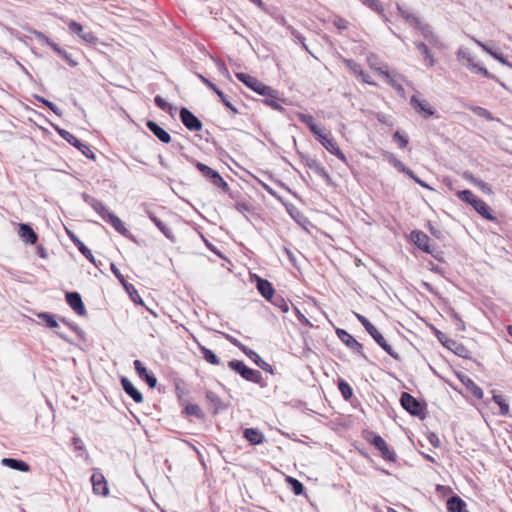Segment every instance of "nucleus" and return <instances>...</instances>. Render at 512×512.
<instances>
[{
    "mask_svg": "<svg viewBox=\"0 0 512 512\" xmlns=\"http://www.w3.org/2000/svg\"><path fill=\"white\" fill-rule=\"evenodd\" d=\"M358 321L364 326L367 333L375 340V342L392 358L397 361H401V356L397 353L391 345L388 344L383 335L377 330V328L363 315L356 314Z\"/></svg>",
    "mask_w": 512,
    "mask_h": 512,
    "instance_id": "obj_1",
    "label": "nucleus"
},
{
    "mask_svg": "<svg viewBox=\"0 0 512 512\" xmlns=\"http://www.w3.org/2000/svg\"><path fill=\"white\" fill-rule=\"evenodd\" d=\"M401 406L412 416L425 419L427 404L419 401L408 392H403L400 396Z\"/></svg>",
    "mask_w": 512,
    "mask_h": 512,
    "instance_id": "obj_2",
    "label": "nucleus"
},
{
    "mask_svg": "<svg viewBox=\"0 0 512 512\" xmlns=\"http://www.w3.org/2000/svg\"><path fill=\"white\" fill-rule=\"evenodd\" d=\"M228 367L239 374L243 379L260 384L262 381V375L258 370H254L245 365L241 360L233 359L228 362Z\"/></svg>",
    "mask_w": 512,
    "mask_h": 512,
    "instance_id": "obj_3",
    "label": "nucleus"
},
{
    "mask_svg": "<svg viewBox=\"0 0 512 512\" xmlns=\"http://www.w3.org/2000/svg\"><path fill=\"white\" fill-rule=\"evenodd\" d=\"M54 129L57 131V133L65 140L67 141L70 145L74 146L75 148H77L85 157H87L88 159H92V160H95L96 158V155L95 153L91 150L90 146L86 143H83L81 142L76 136H74L72 133H70L69 131L63 129V128H60L59 126H55L53 125Z\"/></svg>",
    "mask_w": 512,
    "mask_h": 512,
    "instance_id": "obj_4",
    "label": "nucleus"
},
{
    "mask_svg": "<svg viewBox=\"0 0 512 512\" xmlns=\"http://www.w3.org/2000/svg\"><path fill=\"white\" fill-rule=\"evenodd\" d=\"M314 136L329 153L336 156L343 163H347V157L339 148L337 142L330 132L324 133L321 129L318 134H315Z\"/></svg>",
    "mask_w": 512,
    "mask_h": 512,
    "instance_id": "obj_5",
    "label": "nucleus"
},
{
    "mask_svg": "<svg viewBox=\"0 0 512 512\" xmlns=\"http://www.w3.org/2000/svg\"><path fill=\"white\" fill-rule=\"evenodd\" d=\"M457 56L463 61L464 65L473 73L480 74L488 79L497 80V77L491 74L485 67L475 62L468 51L459 50Z\"/></svg>",
    "mask_w": 512,
    "mask_h": 512,
    "instance_id": "obj_6",
    "label": "nucleus"
},
{
    "mask_svg": "<svg viewBox=\"0 0 512 512\" xmlns=\"http://www.w3.org/2000/svg\"><path fill=\"white\" fill-rule=\"evenodd\" d=\"M235 76L240 82L245 84L248 88L258 93L259 95L269 94L270 92H273L272 87L264 84L263 82L259 81L258 79L249 74L238 72L235 74Z\"/></svg>",
    "mask_w": 512,
    "mask_h": 512,
    "instance_id": "obj_7",
    "label": "nucleus"
},
{
    "mask_svg": "<svg viewBox=\"0 0 512 512\" xmlns=\"http://www.w3.org/2000/svg\"><path fill=\"white\" fill-rule=\"evenodd\" d=\"M33 34L38 42L50 46L61 58H63L70 66L75 67L78 63L74 61L66 50L62 49L57 43L53 42L43 32L34 30Z\"/></svg>",
    "mask_w": 512,
    "mask_h": 512,
    "instance_id": "obj_8",
    "label": "nucleus"
},
{
    "mask_svg": "<svg viewBox=\"0 0 512 512\" xmlns=\"http://www.w3.org/2000/svg\"><path fill=\"white\" fill-rule=\"evenodd\" d=\"M370 435L372 438H367V440L381 453V457L386 461L395 462L397 455L394 450L389 448L386 441L380 435L374 433H370Z\"/></svg>",
    "mask_w": 512,
    "mask_h": 512,
    "instance_id": "obj_9",
    "label": "nucleus"
},
{
    "mask_svg": "<svg viewBox=\"0 0 512 512\" xmlns=\"http://www.w3.org/2000/svg\"><path fill=\"white\" fill-rule=\"evenodd\" d=\"M336 334L338 338L353 352L358 354L360 357H362L365 360H368L366 354L363 352V345L358 342L350 333H348L344 329H336Z\"/></svg>",
    "mask_w": 512,
    "mask_h": 512,
    "instance_id": "obj_10",
    "label": "nucleus"
},
{
    "mask_svg": "<svg viewBox=\"0 0 512 512\" xmlns=\"http://www.w3.org/2000/svg\"><path fill=\"white\" fill-rule=\"evenodd\" d=\"M179 118L190 131H200L203 128L202 122L186 107L180 109Z\"/></svg>",
    "mask_w": 512,
    "mask_h": 512,
    "instance_id": "obj_11",
    "label": "nucleus"
},
{
    "mask_svg": "<svg viewBox=\"0 0 512 512\" xmlns=\"http://www.w3.org/2000/svg\"><path fill=\"white\" fill-rule=\"evenodd\" d=\"M410 104L413 109L417 113L422 114L425 119L433 116L436 113V110L426 100H420L417 94H414L411 97Z\"/></svg>",
    "mask_w": 512,
    "mask_h": 512,
    "instance_id": "obj_12",
    "label": "nucleus"
},
{
    "mask_svg": "<svg viewBox=\"0 0 512 512\" xmlns=\"http://www.w3.org/2000/svg\"><path fill=\"white\" fill-rule=\"evenodd\" d=\"M412 242L423 252L432 253V244L429 236L420 230H413L410 234Z\"/></svg>",
    "mask_w": 512,
    "mask_h": 512,
    "instance_id": "obj_13",
    "label": "nucleus"
},
{
    "mask_svg": "<svg viewBox=\"0 0 512 512\" xmlns=\"http://www.w3.org/2000/svg\"><path fill=\"white\" fill-rule=\"evenodd\" d=\"M65 298L67 304L77 315L85 316L87 314L81 295L78 292H67Z\"/></svg>",
    "mask_w": 512,
    "mask_h": 512,
    "instance_id": "obj_14",
    "label": "nucleus"
},
{
    "mask_svg": "<svg viewBox=\"0 0 512 512\" xmlns=\"http://www.w3.org/2000/svg\"><path fill=\"white\" fill-rule=\"evenodd\" d=\"M82 199L83 201L88 204L89 206H91V208L97 213L99 214V216L105 221L106 218H107V215H110V211L109 209L106 207V205L94 198L93 196L87 194V193H82Z\"/></svg>",
    "mask_w": 512,
    "mask_h": 512,
    "instance_id": "obj_15",
    "label": "nucleus"
},
{
    "mask_svg": "<svg viewBox=\"0 0 512 512\" xmlns=\"http://www.w3.org/2000/svg\"><path fill=\"white\" fill-rule=\"evenodd\" d=\"M443 345L461 358H471V352L462 343H459L453 339L446 338L445 342H443Z\"/></svg>",
    "mask_w": 512,
    "mask_h": 512,
    "instance_id": "obj_16",
    "label": "nucleus"
},
{
    "mask_svg": "<svg viewBox=\"0 0 512 512\" xmlns=\"http://www.w3.org/2000/svg\"><path fill=\"white\" fill-rule=\"evenodd\" d=\"M458 379L460 382L465 386L467 391L473 395L478 400H481L483 398V391L482 389L467 375L459 373L457 374Z\"/></svg>",
    "mask_w": 512,
    "mask_h": 512,
    "instance_id": "obj_17",
    "label": "nucleus"
},
{
    "mask_svg": "<svg viewBox=\"0 0 512 512\" xmlns=\"http://www.w3.org/2000/svg\"><path fill=\"white\" fill-rule=\"evenodd\" d=\"M266 98L263 100V103L272 108L273 110L284 112V107L279 103L280 101L286 103V99L280 97V93L278 90L273 88V92L269 94H262Z\"/></svg>",
    "mask_w": 512,
    "mask_h": 512,
    "instance_id": "obj_18",
    "label": "nucleus"
},
{
    "mask_svg": "<svg viewBox=\"0 0 512 512\" xmlns=\"http://www.w3.org/2000/svg\"><path fill=\"white\" fill-rule=\"evenodd\" d=\"M146 127L162 143L168 144L172 141L170 134L155 121L148 120Z\"/></svg>",
    "mask_w": 512,
    "mask_h": 512,
    "instance_id": "obj_19",
    "label": "nucleus"
},
{
    "mask_svg": "<svg viewBox=\"0 0 512 512\" xmlns=\"http://www.w3.org/2000/svg\"><path fill=\"white\" fill-rule=\"evenodd\" d=\"M145 213L167 239L172 242H176V237L173 234L171 228H169L163 221H161L154 212H152L150 209H145Z\"/></svg>",
    "mask_w": 512,
    "mask_h": 512,
    "instance_id": "obj_20",
    "label": "nucleus"
},
{
    "mask_svg": "<svg viewBox=\"0 0 512 512\" xmlns=\"http://www.w3.org/2000/svg\"><path fill=\"white\" fill-rule=\"evenodd\" d=\"M134 368L138 374V376L144 380L150 388H155L157 385V378L149 373L146 367H144L143 363L140 360L134 361Z\"/></svg>",
    "mask_w": 512,
    "mask_h": 512,
    "instance_id": "obj_21",
    "label": "nucleus"
},
{
    "mask_svg": "<svg viewBox=\"0 0 512 512\" xmlns=\"http://www.w3.org/2000/svg\"><path fill=\"white\" fill-rule=\"evenodd\" d=\"M377 72L382 75L387 83L392 86L398 93L403 94L404 88L400 83V75L397 73L389 72L388 70H385L383 68L377 69Z\"/></svg>",
    "mask_w": 512,
    "mask_h": 512,
    "instance_id": "obj_22",
    "label": "nucleus"
},
{
    "mask_svg": "<svg viewBox=\"0 0 512 512\" xmlns=\"http://www.w3.org/2000/svg\"><path fill=\"white\" fill-rule=\"evenodd\" d=\"M18 234L20 238L27 244L34 245L38 240V235L33 230L30 224H19Z\"/></svg>",
    "mask_w": 512,
    "mask_h": 512,
    "instance_id": "obj_23",
    "label": "nucleus"
},
{
    "mask_svg": "<svg viewBox=\"0 0 512 512\" xmlns=\"http://www.w3.org/2000/svg\"><path fill=\"white\" fill-rule=\"evenodd\" d=\"M307 167L310 168L314 173H316L318 176H320L327 185H333V180L328 173V171L325 169V167L322 165L321 162H319L317 159L314 160H307Z\"/></svg>",
    "mask_w": 512,
    "mask_h": 512,
    "instance_id": "obj_24",
    "label": "nucleus"
},
{
    "mask_svg": "<svg viewBox=\"0 0 512 512\" xmlns=\"http://www.w3.org/2000/svg\"><path fill=\"white\" fill-rule=\"evenodd\" d=\"M243 353L249 357L258 367H260L262 370L270 373V374H274V369L272 367V365H270L269 363H267L266 361H264L260 356L259 354L248 348V347H243Z\"/></svg>",
    "mask_w": 512,
    "mask_h": 512,
    "instance_id": "obj_25",
    "label": "nucleus"
},
{
    "mask_svg": "<svg viewBox=\"0 0 512 512\" xmlns=\"http://www.w3.org/2000/svg\"><path fill=\"white\" fill-rule=\"evenodd\" d=\"M253 277L255 278L256 288L260 295L266 300L270 299V297L275 293L272 284L267 279L261 278L256 274L253 275Z\"/></svg>",
    "mask_w": 512,
    "mask_h": 512,
    "instance_id": "obj_26",
    "label": "nucleus"
},
{
    "mask_svg": "<svg viewBox=\"0 0 512 512\" xmlns=\"http://www.w3.org/2000/svg\"><path fill=\"white\" fill-rule=\"evenodd\" d=\"M123 390L129 395L136 403L143 402L142 393L133 385V383L125 376L120 379Z\"/></svg>",
    "mask_w": 512,
    "mask_h": 512,
    "instance_id": "obj_27",
    "label": "nucleus"
},
{
    "mask_svg": "<svg viewBox=\"0 0 512 512\" xmlns=\"http://www.w3.org/2000/svg\"><path fill=\"white\" fill-rule=\"evenodd\" d=\"M67 234L73 244L77 247L79 252L92 264H95V257L93 256L91 250L73 233L67 231Z\"/></svg>",
    "mask_w": 512,
    "mask_h": 512,
    "instance_id": "obj_28",
    "label": "nucleus"
},
{
    "mask_svg": "<svg viewBox=\"0 0 512 512\" xmlns=\"http://www.w3.org/2000/svg\"><path fill=\"white\" fill-rule=\"evenodd\" d=\"M105 222L111 224L113 228L122 236L127 238L131 237L129 230L125 227L123 221L114 213L111 212L110 215H107Z\"/></svg>",
    "mask_w": 512,
    "mask_h": 512,
    "instance_id": "obj_29",
    "label": "nucleus"
},
{
    "mask_svg": "<svg viewBox=\"0 0 512 512\" xmlns=\"http://www.w3.org/2000/svg\"><path fill=\"white\" fill-rule=\"evenodd\" d=\"M466 502L458 495H453L447 500V510L449 512H469Z\"/></svg>",
    "mask_w": 512,
    "mask_h": 512,
    "instance_id": "obj_30",
    "label": "nucleus"
},
{
    "mask_svg": "<svg viewBox=\"0 0 512 512\" xmlns=\"http://www.w3.org/2000/svg\"><path fill=\"white\" fill-rule=\"evenodd\" d=\"M423 37L427 40L429 44L433 47L441 49L443 47L442 41L439 39L437 35L434 34L432 29L428 25H421L419 27Z\"/></svg>",
    "mask_w": 512,
    "mask_h": 512,
    "instance_id": "obj_31",
    "label": "nucleus"
},
{
    "mask_svg": "<svg viewBox=\"0 0 512 512\" xmlns=\"http://www.w3.org/2000/svg\"><path fill=\"white\" fill-rule=\"evenodd\" d=\"M243 437L253 445H259L265 441L264 434L257 428H246Z\"/></svg>",
    "mask_w": 512,
    "mask_h": 512,
    "instance_id": "obj_32",
    "label": "nucleus"
},
{
    "mask_svg": "<svg viewBox=\"0 0 512 512\" xmlns=\"http://www.w3.org/2000/svg\"><path fill=\"white\" fill-rule=\"evenodd\" d=\"M2 465L9 467L11 469L21 471V472H28L30 471V465L20 459L15 458H3L1 461Z\"/></svg>",
    "mask_w": 512,
    "mask_h": 512,
    "instance_id": "obj_33",
    "label": "nucleus"
},
{
    "mask_svg": "<svg viewBox=\"0 0 512 512\" xmlns=\"http://www.w3.org/2000/svg\"><path fill=\"white\" fill-rule=\"evenodd\" d=\"M205 397L210 406L212 407L213 414H217L226 408L221 398L215 392L207 391Z\"/></svg>",
    "mask_w": 512,
    "mask_h": 512,
    "instance_id": "obj_34",
    "label": "nucleus"
},
{
    "mask_svg": "<svg viewBox=\"0 0 512 512\" xmlns=\"http://www.w3.org/2000/svg\"><path fill=\"white\" fill-rule=\"evenodd\" d=\"M472 207L475 211L487 220H495V217L491 213V208L481 199H477L475 203H472Z\"/></svg>",
    "mask_w": 512,
    "mask_h": 512,
    "instance_id": "obj_35",
    "label": "nucleus"
},
{
    "mask_svg": "<svg viewBox=\"0 0 512 512\" xmlns=\"http://www.w3.org/2000/svg\"><path fill=\"white\" fill-rule=\"evenodd\" d=\"M416 49L419 51L420 55L423 57L424 62L429 66L433 67L435 65V59L431 54L428 46L420 41H416L415 43Z\"/></svg>",
    "mask_w": 512,
    "mask_h": 512,
    "instance_id": "obj_36",
    "label": "nucleus"
},
{
    "mask_svg": "<svg viewBox=\"0 0 512 512\" xmlns=\"http://www.w3.org/2000/svg\"><path fill=\"white\" fill-rule=\"evenodd\" d=\"M182 156L185 157L186 160H188L190 163L194 164L195 167L202 173V175L210 179L212 175L216 172V170L212 169L211 167L207 166L206 164H203L201 162L196 161L192 157L182 153Z\"/></svg>",
    "mask_w": 512,
    "mask_h": 512,
    "instance_id": "obj_37",
    "label": "nucleus"
},
{
    "mask_svg": "<svg viewBox=\"0 0 512 512\" xmlns=\"http://www.w3.org/2000/svg\"><path fill=\"white\" fill-rule=\"evenodd\" d=\"M91 481L93 484L94 491L106 495L108 493V488L106 486V481L102 474H93L91 477Z\"/></svg>",
    "mask_w": 512,
    "mask_h": 512,
    "instance_id": "obj_38",
    "label": "nucleus"
},
{
    "mask_svg": "<svg viewBox=\"0 0 512 512\" xmlns=\"http://www.w3.org/2000/svg\"><path fill=\"white\" fill-rule=\"evenodd\" d=\"M298 119L301 123L305 124L309 128L313 135L318 134V132L321 130L319 126L315 124L314 118L310 114L299 113Z\"/></svg>",
    "mask_w": 512,
    "mask_h": 512,
    "instance_id": "obj_39",
    "label": "nucleus"
},
{
    "mask_svg": "<svg viewBox=\"0 0 512 512\" xmlns=\"http://www.w3.org/2000/svg\"><path fill=\"white\" fill-rule=\"evenodd\" d=\"M272 305L279 308L281 312L286 313L289 311V303L279 294H273L270 299H268Z\"/></svg>",
    "mask_w": 512,
    "mask_h": 512,
    "instance_id": "obj_40",
    "label": "nucleus"
},
{
    "mask_svg": "<svg viewBox=\"0 0 512 512\" xmlns=\"http://www.w3.org/2000/svg\"><path fill=\"white\" fill-rule=\"evenodd\" d=\"M37 317L41 319L48 328H57L59 326L56 320V315L52 313L41 312L37 314Z\"/></svg>",
    "mask_w": 512,
    "mask_h": 512,
    "instance_id": "obj_41",
    "label": "nucleus"
},
{
    "mask_svg": "<svg viewBox=\"0 0 512 512\" xmlns=\"http://www.w3.org/2000/svg\"><path fill=\"white\" fill-rule=\"evenodd\" d=\"M288 32L292 36L294 42L299 43L305 51L312 54L305 43V37L299 31H297L293 26H289Z\"/></svg>",
    "mask_w": 512,
    "mask_h": 512,
    "instance_id": "obj_42",
    "label": "nucleus"
},
{
    "mask_svg": "<svg viewBox=\"0 0 512 512\" xmlns=\"http://www.w3.org/2000/svg\"><path fill=\"white\" fill-rule=\"evenodd\" d=\"M398 11L400 13V15L408 22V23H411V24H414L417 28H419L422 24L421 22L419 21L418 17L415 16L412 12H410L409 10L407 9H404L400 6H398Z\"/></svg>",
    "mask_w": 512,
    "mask_h": 512,
    "instance_id": "obj_43",
    "label": "nucleus"
},
{
    "mask_svg": "<svg viewBox=\"0 0 512 512\" xmlns=\"http://www.w3.org/2000/svg\"><path fill=\"white\" fill-rule=\"evenodd\" d=\"M200 351L203 355V358L208 363L213 364V365H218L220 363L219 357L211 349L201 346Z\"/></svg>",
    "mask_w": 512,
    "mask_h": 512,
    "instance_id": "obj_44",
    "label": "nucleus"
},
{
    "mask_svg": "<svg viewBox=\"0 0 512 512\" xmlns=\"http://www.w3.org/2000/svg\"><path fill=\"white\" fill-rule=\"evenodd\" d=\"M338 388L339 391L341 392L342 397L345 400L351 399V397L353 396V390L348 382H346L344 379H339Z\"/></svg>",
    "mask_w": 512,
    "mask_h": 512,
    "instance_id": "obj_45",
    "label": "nucleus"
},
{
    "mask_svg": "<svg viewBox=\"0 0 512 512\" xmlns=\"http://www.w3.org/2000/svg\"><path fill=\"white\" fill-rule=\"evenodd\" d=\"M286 481L295 495H302L304 493V485L298 479L288 476Z\"/></svg>",
    "mask_w": 512,
    "mask_h": 512,
    "instance_id": "obj_46",
    "label": "nucleus"
},
{
    "mask_svg": "<svg viewBox=\"0 0 512 512\" xmlns=\"http://www.w3.org/2000/svg\"><path fill=\"white\" fill-rule=\"evenodd\" d=\"M493 401L499 406L500 408V415L506 416L509 413V405L506 403L505 399L502 395L499 394H493L492 397Z\"/></svg>",
    "mask_w": 512,
    "mask_h": 512,
    "instance_id": "obj_47",
    "label": "nucleus"
},
{
    "mask_svg": "<svg viewBox=\"0 0 512 512\" xmlns=\"http://www.w3.org/2000/svg\"><path fill=\"white\" fill-rule=\"evenodd\" d=\"M456 195L460 200L472 206V203L478 199L470 190H459Z\"/></svg>",
    "mask_w": 512,
    "mask_h": 512,
    "instance_id": "obj_48",
    "label": "nucleus"
},
{
    "mask_svg": "<svg viewBox=\"0 0 512 512\" xmlns=\"http://www.w3.org/2000/svg\"><path fill=\"white\" fill-rule=\"evenodd\" d=\"M183 412L185 414H187V415L195 416L198 419H203L204 418V413L201 410V408L199 407V405H197V404H188V405H186V407L184 408Z\"/></svg>",
    "mask_w": 512,
    "mask_h": 512,
    "instance_id": "obj_49",
    "label": "nucleus"
},
{
    "mask_svg": "<svg viewBox=\"0 0 512 512\" xmlns=\"http://www.w3.org/2000/svg\"><path fill=\"white\" fill-rule=\"evenodd\" d=\"M359 1L363 5L367 6L372 11H374V12H376L378 14H383L384 13L383 5H382V3L379 0H359Z\"/></svg>",
    "mask_w": 512,
    "mask_h": 512,
    "instance_id": "obj_50",
    "label": "nucleus"
},
{
    "mask_svg": "<svg viewBox=\"0 0 512 512\" xmlns=\"http://www.w3.org/2000/svg\"><path fill=\"white\" fill-rule=\"evenodd\" d=\"M343 63L351 73H353L356 77H359V74H361V71L363 70L360 64H358L353 59H343Z\"/></svg>",
    "mask_w": 512,
    "mask_h": 512,
    "instance_id": "obj_51",
    "label": "nucleus"
},
{
    "mask_svg": "<svg viewBox=\"0 0 512 512\" xmlns=\"http://www.w3.org/2000/svg\"><path fill=\"white\" fill-rule=\"evenodd\" d=\"M35 99L41 103H43L46 107H48L53 113L57 116L61 117L63 112L51 101L47 100L42 96L35 95Z\"/></svg>",
    "mask_w": 512,
    "mask_h": 512,
    "instance_id": "obj_52",
    "label": "nucleus"
},
{
    "mask_svg": "<svg viewBox=\"0 0 512 512\" xmlns=\"http://www.w3.org/2000/svg\"><path fill=\"white\" fill-rule=\"evenodd\" d=\"M216 95L219 97L220 101L224 104V106L232 112L233 115L239 113L238 109L229 101L227 95H225L223 91H217Z\"/></svg>",
    "mask_w": 512,
    "mask_h": 512,
    "instance_id": "obj_53",
    "label": "nucleus"
},
{
    "mask_svg": "<svg viewBox=\"0 0 512 512\" xmlns=\"http://www.w3.org/2000/svg\"><path fill=\"white\" fill-rule=\"evenodd\" d=\"M471 111L476 114L477 116L484 118L488 121L494 120V117L492 116V113L488 111L487 109L480 107V106H474L471 108Z\"/></svg>",
    "mask_w": 512,
    "mask_h": 512,
    "instance_id": "obj_54",
    "label": "nucleus"
},
{
    "mask_svg": "<svg viewBox=\"0 0 512 512\" xmlns=\"http://www.w3.org/2000/svg\"><path fill=\"white\" fill-rule=\"evenodd\" d=\"M126 292L129 294L131 300L136 304H143L142 298L140 297L138 291L134 287V285H129L126 287Z\"/></svg>",
    "mask_w": 512,
    "mask_h": 512,
    "instance_id": "obj_55",
    "label": "nucleus"
},
{
    "mask_svg": "<svg viewBox=\"0 0 512 512\" xmlns=\"http://www.w3.org/2000/svg\"><path fill=\"white\" fill-rule=\"evenodd\" d=\"M235 209L242 214L245 213H252L254 208L249 202L246 201H239L235 204Z\"/></svg>",
    "mask_w": 512,
    "mask_h": 512,
    "instance_id": "obj_56",
    "label": "nucleus"
},
{
    "mask_svg": "<svg viewBox=\"0 0 512 512\" xmlns=\"http://www.w3.org/2000/svg\"><path fill=\"white\" fill-rule=\"evenodd\" d=\"M393 141L398 144L400 148H406L408 145V138L402 135L399 131L393 134Z\"/></svg>",
    "mask_w": 512,
    "mask_h": 512,
    "instance_id": "obj_57",
    "label": "nucleus"
},
{
    "mask_svg": "<svg viewBox=\"0 0 512 512\" xmlns=\"http://www.w3.org/2000/svg\"><path fill=\"white\" fill-rule=\"evenodd\" d=\"M68 28L71 33L76 34L79 37H81V35H83V33L85 32L83 26L76 21H70L68 23Z\"/></svg>",
    "mask_w": 512,
    "mask_h": 512,
    "instance_id": "obj_58",
    "label": "nucleus"
},
{
    "mask_svg": "<svg viewBox=\"0 0 512 512\" xmlns=\"http://www.w3.org/2000/svg\"><path fill=\"white\" fill-rule=\"evenodd\" d=\"M333 25L340 31H343V30H346L348 28V25H349V22L340 17V16H337L335 17V19L333 20Z\"/></svg>",
    "mask_w": 512,
    "mask_h": 512,
    "instance_id": "obj_59",
    "label": "nucleus"
},
{
    "mask_svg": "<svg viewBox=\"0 0 512 512\" xmlns=\"http://www.w3.org/2000/svg\"><path fill=\"white\" fill-rule=\"evenodd\" d=\"M474 186L478 187L485 194L490 195L493 193V190L490 187V185L481 179H477V181L474 183Z\"/></svg>",
    "mask_w": 512,
    "mask_h": 512,
    "instance_id": "obj_60",
    "label": "nucleus"
},
{
    "mask_svg": "<svg viewBox=\"0 0 512 512\" xmlns=\"http://www.w3.org/2000/svg\"><path fill=\"white\" fill-rule=\"evenodd\" d=\"M80 38L91 45H95L98 41L97 37L94 35L92 31H85Z\"/></svg>",
    "mask_w": 512,
    "mask_h": 512,
    "instance_id": "obj_61",
    "label": "nucleus"
},
{
    "mask_svg": "<svg viewBox=\"0 0 512 512\" xmlns=\"http://www.w3.org/2000/svg\"><path fill=\"white\" fill-rule=\"evenodd\" d=\"M196 75L215 94H217V91H220V89L213 82H211L208 78H206L205 76H203L202 74H199V73H196Z\"/></svg>",
    "mask_w": 512,
    "mask_h": 512,
    "instance_id": "obj_62",
    "label": "nucleus"
},
{
    "mask_svg": "<svg viewBox=\"0 0 512 512\" xmlns=\"http://www.w3.org/2000/svg\"><path fill=\"white\" fill-rule=\"evenodd\" d=\"M428 228L432 236L440 240L444 239V232L441 229L433 226L431 223L428 224Z\"/></svg>",
    "mask_w": 512,
    "mask_h": 512,
    "instance_id": "obj_63",
    "label": "nucleus"
},
{
    "mask_svg": "<svg viewBox=\"0 0 512 512\" xmlns=\"http://www.w3.org/2000/svg\"><path fill=\"white\" fill-rule=\"evenodd\" d=\"M490 55L494 59L499 61L501 64L507 65V66H510V67L512 66L511 63L505 58V56L502 53L495 51V52H490Z\"/></svg>",
    "mask_w": 512,
    "mask_h": 512,
    "instance_id": "obj_64",
    "label": "nucleus"
}]
</instances>
